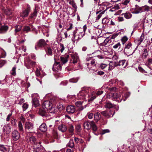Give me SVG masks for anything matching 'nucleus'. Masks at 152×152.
Masks as SVG:
<instances>
[{"mask_svg":"<svg viewBox=\"0 0 152 152\" xmlns=\"http://www.w3.org/2000/svg\"><path fill=\"white\" fill-rule=\"evenodd\" d=\"M39 11V10L38 8L36 7L33 13H31L29 16V18H34V17H36L37 16V14Z\"/></svg>","mask_w":152,"mask_h":152,"instance_id":"nucleus-23","label":"nucleus"},{"mask_svg":"<svg viewBox=\"0 0 152 152\" xmlns=\"http://www.w3.org/2000/svg\"><path fill=\"white\" fill-rule=\"evenodd\" d=\"M76 31L77 30H74L73 32V37H72V40L74 42L75 41L79 40L80 39V37H79L75 35Z\"/></svg>","mask_w":152,"mask_h":152,"instance_id":"nucleus-22","label":"nucleus"},{"mask_svg":"<svg viewBox=\"0 0 152 152\" xmlns=\"http://www.w3.org/2000/svg\"><path fill=\"white\" fill-rule=\"evenodd\" d=\"M104 11H103L102 12L101 11H98V12H96V13L97 14H99L97 16V18L98 20H99L100 18H101V17L102 15L104 14Z\"/></svg>","mask_w":152,"mask_h":152,"instance_id":"nucleus-40","label":"nucleus"},{"mask_svg":"<svg viewBox=\"0 0 152 152\" xmlns=\"http://www.w3.org/2000/svg\"><path fill=\"white\" fill-rule=\"evenodd\" d=\"M83 102L81 101H77L75 103V104L77 107H78V110L80 111L83 110L84 108L82 105Z\"/></svg>","mask_w":152,"mask_h":152,"instance_id":"nucleus-19","label":"nucleus"},{"mask_svg":"<svg viewBox=\"0 0 152 152\" xmlns=\"http://www.w3.org/2000/svg\"><path fill=\"white\" fill-rule=\"evenodd\" d=\"M1 56L2 58H4L6 55V52L3 50L1 51Z\"/></svg>","mask_w":152,"mask_h":152,"instance_id":"nucleus-55","label":"nucleus"},{"mask_svg":"<svg viewBox=\"0 0 152 152\" xmlns=\"http://www.w3.org/2000/svg\"><path fill=\"white\" fill-rule=\"evenodd\" d=\"M66 110V112L68 113L72 114L75 111V107L73 105H69L67 106Z\"/></svg>","mask_w":152,"mask_h":152,"instance_id":"nucleus-10","label":"nucleus"},{"mask_svg":"<svg viewBox=\"0 0 152 152\" xmlns=\"http://www.w3.org/2000/svg\"><path fill=\"white\" fill-rule=\"evenodd\" d=\"M60 51L61 53H62L64 50L65 48L63 44H61L60 45Z\"/></svg>","mask_w":152,"mask_h":152,"instance_id":"nucleus-60","label":"nucleus"},{"mask_svg":"<svg viewBox=\"0 0 152 152\" xmlns=\"http://www.w3.org/2000/svg\"><path fill=\"white\" fill-rule=\"evenodd\" d=\"M30 11V7L28 4H27L26 8L25 10H23L22 12L20 14V16L23 18L27 17Z\"/></svg>","mask_w":152,"mask_h":152,"instance_id":"nucleus-7","label":"nucleus"},{"mask_svg":"<svg viewBox=\"0 0 152 152\" xmlns=\"http://www.w3.org/2000/svg\"><path fill=\"white\" fill-rule=\"evenodd\" d=\"M3 131L4 134H9L12 131V127L9 124H5L3 128Z\"/></svg>","mask_w":152,"mask_h":152,"instance_id":"nucleus-9","label":"nucleus"},{"mask_svg":"<svg viewBox=\"0 0 152 152\" xmlns=\"http://www.w3.org/2000/svg\"><path fill=\"white\" fill-rule=\"evenodd\" d=\"M67 146L71 148L74 147V143L73 140H70L69 142L67 144Z\"/></svg>","mask_w":152,"mask_h":152,"instance_id":"nucleus-39","label":"nucleus"},{"mask_svg":"<svg viewBox=\"0 0 152 152\" xmlns=\"http://www.w3.org/2000/svg\"><path fill=\"white\" fill-rule=\"evenodd\" d=\"M48 42V40L45 41L44 39H40L37 43L35 46V49L37 50L39 48H42L44 47L47 45V42Z\"/></svg>","mask_w":152,"mask_h":152,"instance_id":"nucleus-6","label":"nucleus"},{"mask_svg":"<svg viewBox=\"0 0 152 152\" xmlns=\"http://www.w3.org/2000/svg\"><path fill=\"white\" fill-rule=\"evenodd\" d=\"M34 128V124L33 123L28 121L26 122L25 124V129L26 131L31 130Z\"/></svg>","mask_w":152,"mask_h":152,"instance_id":"nucleus-11","label":"nucleus"},{"mask_svg":"<svg viewBox=\"0 0 152 152\" xmlns=\"http://www.w3.org/2000/svg\"><path fill=\"white\" fill-rule=\"evenodd\" d=\"M69 3L72 5V7L75 9H76L77 8V6L76 5V4L75 2L73 0H70L69 1Z\"/></svg>","mask_w":152,"mask_h":152,"instance_id":"nucleus-38","label":"nucleus"},{"mask_svg":"<svg viewBox=\"0 0 152 152\" xmlns=\"http://www.w3.org/2000/svg\"><path fill=\"white\" fill-rule=\"evenodd\" d=\"M130 95V93L129 92H126L125 94H124V97H125V99H123V101H125L126 99Z\"/></svg>","mask_w":152,"mask_h":152,"instance_id":"nucleus-52","label":"nucleus"},{"mask_svg":"<svg viewBox=\"0 0 152 152\" xmlns=\"http://www.w3.org/2000/svg\"><path fill=\"white\" fill-rule=\"evenodd\" d=\"M67 127L69 132L71 133V135H72L73 134L74 131L73 125L72 124H68Z\"/></svg>","mask_w":152,"mask_h":152,"instance_id":"nucleus-24","label":"nucleus"},{"mask_svg":"<svg viewBox=\"0 0 152 152\" xmlns=\"http://www.w3.org/2000/svg\"><path fill=\"white\" fill-rule=\"evenodd\" d=\"M53 50L51 49L50 47H48L47 50H46V52L47 55L48 56H51L52 55V52Z\"/></svg>","mask_w":152,"mask_h":152,"instance_id":"nucleus-32","label":"nucleus"},{"mask_svg":"<svg viewBox=\"0 0 152 152\" xmlns=\"http://www.w3.org/2000/svg\"><path fill=\"white\" fill-rule=\"evenodd\" d=\"M36 135V133L32 132H28L27 133L26 139L27 142L34 145V150L36 151H40L39 148L41 147V142L37 141L35 137Z\"/></svg>","mask_w":152,"mask_h":152,"instance_id":"nucleus-1","label":"nucleus"},{"mask_svg":"<svg viewBox=\"0 0 152 152\" xmlns=\"http://www.w3.org/2000/svg\"><path fill=\"white\" fill-rule=\"evenodd\" d=\"M122 15H124V17L126 19H129L131 18L132 15L129 12L123 14Z\"/></svg>","mask_w":152,"mask_h":152,"instance_id":"nucleus-34","label":"nucleus"},{"mask_svg":"<svg viewBox=\"0 0 152 152\" xmlns=\"http://www.w3.org/2000/svg\"><path fill=\"white\" fill-rule=\"evenodd\" d=\"M35 64V62L33 61H31L28 62V64H25V66L28 69H29L31 67L34 66Z\"/></svg>","mask_w":152,"mask_h":152,"instance_id":"nucleus-27","label":"nucleus"},{"mask_svg":"<svg viewBox=\"0 0 152 152\" xmlns=\"http://www.w3.org/2000/svg\"><path fill=\"white\" fill-rule=\"evenodd\" d=\"M58 35L59 37H61V38H64V31L62 29H61L60 31L58 29Z\"/></svg>","mask_w":152,"mask_h":152,"instance_id":"nucleus-33","label":"nucleus"},{"mask_svg":"<svg viewBox=\"0 0 152 152\" xmlns=\"http://www.w3.org/2000/svg\"><path fill=\"white\" fill-rule=\"evenodd\" d=\"M109 19L106 18H103L102 20V23L103 24L107 23H109Z\"/></svg>","mask_w":152,"mask_h":152,"instance_id":"nucleus-49","label":"nucleus"},{"mask_svg":"<svg viewBox=\"0 0 152 152\" xmlns=\"http://www.w3.org/2000/svg\"><path fill=\"white\" fill-rule=\"evenodd\" d=\"M126 61L125 60H122L119 61L118 64H117L118 66H123L124 65V63H125Z\"/></svg>","mask_w":152,"mask_h":152,"instance_id":"nucleus-51","label":"nucleus"},{"mask_svg":"<svg viewBox=\"0 0 152 152\" xmlns=\"http://www.w3.org/2000/svg\"><path fill=\"white\" fill-rule=\"evenodd\" d=\"M16 67H14L12 68L10 72L11 75L13 76H15L16 75Z\"/></svg>","mask_w":152,"mask_h":152,"instance_id":"nucleus-44","label":"nucleus"},{"mask_svg":"<svg viewBox=\"0 0 152 152\" xmlns=\"http://www.w3.org/2000/svg\"><path fill=\"white\" fill-rule=\"evenodd\" d=\"M43 108H46L50 113H54L56 111V109L54 107H52V104L50 101H46L44 102L42 104V106Z\"/></svg>","mask_w":152,"mask_h":152,"instance_id":"nucleus-3","label":"nucleus"},{"mask_svg":"<svg viewBox=\"0 0 152 152\" xmlns=\"http://www.w3.org/2000/svg\"><path fill=\"white\" fill-rule=\"evenodd\" d=\"M12 137L13 140L15 141L17 140L19 138L20 135L17 130H14L12 133Z\"/></svg>","mask_w":152,"mask_h":152,"instance_id":"nucleus-12","label":"nucleus"},{"mask_svg":"<svg viewBox=\"0 0 152 152\" xmlns=\"http://www.w3.org/2000/svg\"><path fill=\"white\" fill-rule=\"evenodd\" d=\"M89 87H85L81 89L77 94V96L80 99H86V96L87 95L91 90Z\"/></svg>","mask_w":152,"mask_h":152,"instance_id":"nucleus-2","label":"nucleus"},{"mask_svg":"<svg viewBox=\"0 0 152 152\" xmlns=\"http://www.w3.org/2000/svg\"><path fill=\"white\" fill-rule=\"evenodd\" d=\"M5 13L7 15H10L12 14V11L9 9H6L4 11Z\"/></svg>","mask_w":152,"mask_h":152,"instance_id":"nucleus-46","label":"nucleus"},{"mask_svg":"<svg viewBox=\"0 0 152 152\" xmlns=\"http://www.w3.org/2000/svg\"><path fill=\"white\" fill-rule=\"evenodd\" d=\"M8 29H0V34L4 33L6 32Z\"/></svg>","mask_w":152,"mask_h":152,"instance_id":"nucleus-62","label":"nucleus"},{"mask_svg":"<svg viewBox=\"0 0 152 152\" xmlns=\"http://www.w3.org/2000/svg\"><path fill=\"white\" fill-rule=\"evenodd\" d=\"M54 59L55 61V63L53 65V67L52 68L53 71H60L61 69V66L60 62H56V61L59 59H58L57 56L55 55L54 57Z\"/></svg>","mask_w":152,"mask_h":152,"instance_id":"nucleus-5","label":"nucleus"},{"mask_svg":"<svg viewBox=\"0 0 152 152\" xmlns=\"http://www.w3.org/2000/svg\"><path fill=\"white\" fill-rule=\"evenodd\" d=\"M118 82V80L117 79H112L109 81V83L110 85L113 84H117Z\"/></svg>","mask_w":152,"mask_h":152,"instance_id":"nucleus-35","label":"nucleus"},{"mask_svg":"<svg viewBox=\"0 0 152 152\" xmlns=\"http://www.w3.org/2000/svg\"><path fill=\"white\" fill-rule=\"evenodd\" d=\"M78 81V79L76 78H72L70 79L69 80V81L71 83H76Z\"/></svg>","mask_w":152,"mask_h":152,"instance_id":"nucleus-57","label":"nucleus"},{"mask_svg":"<svg viewBox=\"0 0 152 152\" xmlns=\"http://www.w3.org/2000/svg\"><path fill=\"white\" fill-rule=\"evenodd\" d=\"M93 121H89L85 122L83 124L84 128L87 130L90 129L91 128V122Z\"/></svg>","mask_w":152,"mask_h":152,"instance_id":"nucleus-16","label":"nucleus"},{"mask_svg":"<svg viewBox=\"0 0 152 152\" xmlns=\"http://www.w3.org/2000/svg\"><path fill=\"white\" fill-rule=\"evenodd\" d=\"M121 46V44L120 42H118L115 44L113 47V48L114 49H118L121 50L120 48V47Z\"/></svg>","mask_w":152,"mask_h":152,"instance_id":"nucleus-37","label":"nucleus"},{"mask_svg":"<svg viewBox=\"0 0 152 152\" xmlns=\"http://www.w3.org/2000/svg\"><path fill=\"white\" fill-rule=\"evenodd\" d=\"M110 132V131L108 129H105L102 130L101 132V134L102 135L104 134L107 133H109Z\"/></svg>","mask_w":152,"mask_h":152,"instance_id":"nucleus-56","label":"nucleus"},{"mask_svg":"<svg viewBox=\"0 0 152 152\" xmlns=\"http://www.w3.org/2000/svg\"><path fill=\"white\" fill-rule=\"evenodd\" d=\"M48 111V109L46 108H40L39 109V113L42 116H46L47 115V112Z\"/></svg>","mask_w":152,"mask_h":152,"instance_id":"nucleus-15","label":"nucleus"},{"mask_svg":"<svg viewBox=\"0 0 152 152\" xmlns=\"http://www.w3.org/2000/svg\"><path fill=\"white\" fill-rule=\"evenodd\" d=\"M58 128L59 130L62 132H64L67 130V127L66 126L62 124L59 125Z\"/></svg>","mask_w":152,"mask_h":152,"instance_id":"nucleus-18","label":"nucleus"},{"mask_svg":"<svg viewBox=\"0 0 152 152\" xmlns=\"http://www.w3.org/2000/svg\"><path fill=\"white\" fill-rule=\"evenodd\" d=\"M91 128H92V130L94 131H96L97 129V127L95 124L94 121L91 122Z\"/></svg>","mask_w":152,"mask_h":152,"instance_id":"nucleus-31","label":"nucleus"},{"mask_svg":"<svg viewBox=\"0 0 152 152\" xmlns=\"http://www.w3.org/2000/svg\"><path fill=\"white\" fill-rule=\"evenodd\" d=\"M95 94V93L94 92H93L92 94H91V95L89 96V98L88 99V101H92L96 98V96Z\"/></svg>","mask_w":152,"mask_h":152,"instance_id":"nucleus-30","label":"nucleus"},{"mask_svg":"<svg viewBox=\"0 0 152 152\" xmlns=\"http://www.w3.org/2000/svg\"><path fill=\"white\" fill-rule=\"evenodd\" d=\"M121 34L120 32H117L116 33H115L112 36H110V37H109L110 39H114L116 37H117L119 34Z\"/></svg>","mask_w":152,"mask_h":152,"instance_id":"nucleus-36","label":"nucleus"},{"mask_svg":"<svg viewBox=\"0 0 152 152\" xmlns=\"http://www.w3.org/2000/svg\"><path fill=\"white\" fill-rule=\"evenodd\" d=\"M47 129L46 124L45 123H43L39 126V129L43 132H45Z\"/></svg>","mask_w":152,"mask_h":152,"instance_id":"nucleus-20","label":"nucleus"},{"mask_svg":"<svg viewBox=\"0 0 152 152\" xmlns=\"http://www.w3.org/2000/svg\"><path fill=\"white\" fill-rule=\"evenodd\" d=\"M87 115L88 118L90 119H92L93 118V114L92 113H88Z\"/></svg>","mask_w":152,"mask_h":152,"instance_id":"nucleus-58","label":"nucleus"},{"mask_svg":"<svg viewBox=\"0 0 152 152\" xmlns=\"http://www.w3.org/2000/svg\"><path fill=\"white\" fill-rule=\"evenodd\" d=\"M143 7H140L137 5H135L134 8V13L135 14H138L142 11V9Z\"/></svg>","mask_w":152,"mask_h":152,"instance_id":"nucleus-21","label":"nucleus"},{"mask_svg":"<svg viewBox=\"0 0 152 152\" xmlns=\"http://www.w3.org/2000/svg\"><path fill=\"white\" fill-rule=\"evenodd\" d=\"M114 106V104L109 102H106L104 105V107L105 108L109 109L112 108Z\"/></svg>","mask_w":152,"mask_h":152,"instance_id":"nucleus-26","label":"nucleus"},{"mask_svg":"<svg viewBox=\"0 0 152 152\" xmlns=\"http://www.w3.org/2000/svg\"><path fill=\"white\" fill-rule=\"evenodd\" d=\"M0 151L3 152H7V149L3 145H0Z\"/></svg>","mask_w":152,"mask_h":152,"instance_id":"nucleus-42","label":"nucleus"},{"mask_svg":"<svg viewBox=\"0 0 152 152\" xmlns=\"http://www.w3.org/2000/svg\"><path fill=\"white\" fill-rule=\"evenodd\" d=\"M132 44L130 42H129L125 45V47L124 50L125 53L128 54H131L133 53L132 51Z\"/></svg>","mask_w":152,"mask_h":152,"instance_id":"nucleus-8","label":"nucleus"},{"mask_svg":"<svg viewBox=\"0 0 152 152\" xmlns=\"http://www.w3.org/2000/svg\"><path fill=\"white\" fill-rule=\"evenodd\" d=\"M114 113L111 116V115H110L109 113H107V112L106 111H103L101 112V114L102 115L107 118H109L110 117H113Z\"/></svg>","mask_w":152,"mask_h":152,"instance_id":"nucleus-28","label":"nucleus"},{"mask_svg":"<svg viewBox=\"0 0 152 152\" xmlns=\"http://www.w3.org/2000/svg\"><path fill=\"white\" fill-rule=\"evenodd\" d=\"M25 28H34L33 26L31 24H29L28 26H26Z\"/></svg>","mask_w":152,"mask_h":152,"instance_id":"nucleus-64","label":"nucleus"},{"mask_svg":"<svg viewBox=\"0 0 152 152\" xmlns=\"http://www.w3.org/2000/svg\"><path fill=\"white\" fill-rule=\"evenodd\" d=\"M110 39L109 38H107L104 41V42L102 43L101 45L102 46H105L106 45L107 43L109 42Z\"/></svg>","mask_w":152,"mask_h":152,"instance_id":"nucleus-41","label":"nucleus"},{"mask_svg":"<svg viewBox=\"0 0 152 152\" xmlns=\"http://www.w3.org/2000/svg\"><path fill=\"white\" fill-rule=\"evenodd\" d=\"M109 65V66L108 67V69L105 70V71L107 72L112 70L114 67H115V66H112L111 63H110Z\"/></svg>","mask_w":152,"mask_h":152,"instance_id":"nucleus-47","label":"nucleus"},{"mask_svg":"<svg viewBox=\"0 0 152 152\" xmlns=\"http://www.w3.org/2000/svg\"><path fill=\"white\" fill-rule=\"evenodd\" d=\"M110 98L113 101L117 102H121L122 99L121 98V95L120 93L115 92L114 93H110L109 94Z\"/></svg>","mask_w":152,"mask_h":152,"instance_id":"nucleus-4","label":"nucleus"},{"mask_svg":"<svg viewBox=\"0 0 152 152\" xmlns=\"http://www.w3.org/2000/svg\"><path fill=\"white\" fill-rule=\"evenodd\" d=\"M33 104L35 107L38 106L39 105V101L37 98H34L32 100Z\"/></svg>","mask_w":152,"mask_h":152,"instance_id":"nucleus-29","label":"nucleus"},{"mask_svg":"<svg viewBox=\"0 0 152 152\" xmlns=\"http://www.w3.org/2000/svg\"><path fill=\"white\" fill-rule=\"evenodd\" d=\"M28 105L27 103H24L22 106L23 110H26L28 108Z\"/></svg>","mask_w":152,"mask_h":152,"instance_id":"nucleus-50","label":"nucleus"},{"mask_svg":"<svg viewBox=\"0 0 152 152\" xmlns=\"http://www.w3.org/2000/svg\"><path fill=\"white\" fill-rule=\"evenodd\" d=\"M108 66L107 65L104 64L102 63L99 65V67L102 69L105 68Z\"/></svg>","mask_w":152,"mask_h":152,"instance_id":"nucleus-48","label":"nucleus"},{"mask_svg":"<svg viewBox=\"0 0 152 152\" xmlns=\"http://www.w3.org/2000/svg\"><path fill=\"white\" fill-rule=\"evenodd\" d=\"M6 63V61L5 60H0V67L3 66Z\"/></svg>","mask_w":152,"mask_h":152,"instance_id":"nucleus-53","label":"nucleus"},{"mask_svg":"<svg viewBox=\"0 0 152 152\" xmlns=\"http://www.w3.org/2000/svg\"><path fill=\"white\" fill-rule=\"evenodd\" d=\"M35 74L37 76V77H39L40 76V77H41V76H40V71L37 69L35 72Z\"/></svg>","mask_w":152,"mask_h":152,"instance_id":"nucleus-59","label":"nucleus"},{"mask_svg":"<svg viewBox=\"0 0 152 152\" xmlns=\"http://www.w3.org/2000/svg\"><path fill=\"white\" fill-rule=\"evenodd\" d=\"M128 38L126 36H124L121 39V41L122 44L124 45L125 43L128 40Z\"/></svg>","mask_w":152,"mask_h":152,"instance_id":"nucleus-45","label":"nucleus"},{"mask_svg":"<svg viewBox=\"0 0 152 152\" xmlns=\"http://www.w3.org/2000/svg\"><path fill=\"white\" fill-rule=\"evenodd\" d=\"M130 1V0H125L122 3L123 4L126 5L129 3Z\"/></svg>","mask_w":152,"mask_h":152,"instance_id":"nucleus-61","label":"nucleus"},{"mask_svg":"<svg viewBox=\"0 0 152 152\" xmlns=\"http://www.w3.org/2000/svg\"><path fill=\"white\" fill-rule=\"evenodd\" d=\"M144 39V34L142 33L140 37L135 40V42L137 45H139L142 42Z\"/></svg>","mask_w":152,"mask_h":152,"instance_id":"nucleus-17","label":"nucleus"},{"mask_svg":"<svg viewBox=\"0 0 152 152\" xmlns=\"http://www.w3.org/2000/svg\"><path fill=\"white\" fill-rule=\"evenodd\" d=\"M103 92V91H98L96 93V94L97 95H99L102 94Z\"/></svg>","mask_w":152,"mask_h":152,"instance_id":"nucleus-63","label":"nucleus"},{"mask_svg":"<svg viewBox=\"0 0 152 152\" xmlns=\"http://www.w3.org/2000/svg\"><path fill=\"white\" fill-rule=\"evenodd\" d=\"M69 56L68 55H66L64 56H61L58 57L60 59L61 63L64 64L66 63L68 61V58H69ZM59 59L58 58V59Z\"/></svg>","mask_w":152,"mask_h":152,"instance_id":"nucleus-14","label":"nucleus"},{"mask_svg":"<svg viewBox=\"0 0 152 152\" xmlns=\"http://www.w3.org/2000/svg\"><path fill=\"white\" fill-rule=\"evenodd\" d=\"M101 115L100 114L98 113H96L94 115V118L95 121H98L101 118Z\"/></svg>","mask_w":152,"mask_h":152,"instance_id":"nucleus-25","label":"nucleus"},{"mask_svg":"<svg viewBox=\"0 0 152 152\" xmlns=\"http://www.w3.org/2000/svg\"><path fill=\"white\" fill-rule=\"evenodd\" d=\"M71 56L72 59L71 60V62L73 64H75L77 63L79 61L78 56L72 53L70 54Z\"/></svg>","mask_w":152,"mask_h":152,"instance_id":"nucleus-13","label":"nucleus"},{"mask_svg":"<svg viewBox=\"0 0 152 152\" xmlns=\"http://www.w3.org/2000/svg\"><path fill=\"white\" fill-rule=\"evenodd\" d=\"M11 124L14 126L16 125V120L12 118L11 120Z\"/></svg>","mask_w":152,"mask_h":152,"instance_id":"nucleus-54","label":"nucleus"},{"mask_svg":"<svg viewBox=\"0 0 152 152\" xmlns=\"http://www.w3.org/2000/svg\"><path fill=\"white\" fill-rule=\"evenodd\" d=\"M18 127L19 130L21 131H23V125L21 121H19Z\"/></svg>","mask_w":152,"mask_h":152,"instance_id":"nucleus-43","label":"nucleus"}]
</instances>
